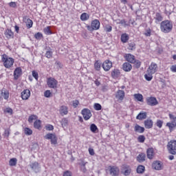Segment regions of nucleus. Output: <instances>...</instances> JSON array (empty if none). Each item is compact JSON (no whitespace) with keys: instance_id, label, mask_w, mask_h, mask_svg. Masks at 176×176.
Here are the masks:
<instances>
[{"instance_id":"1","label":"nucleus","mask_w":176,"mask_h":176,"mask_svg":"<svg viewBox=\"0 0 176 176\" xmlns=\"http://www.w3.org/2000/svg\"><path fill=\"white\" fill-rule=\"evenodd\" d=\"M1 63H3V67L7 68V69H10L13 68L14 64V58L10 57L6 54L1 55Z\"/></svg>"},{"instance_id":"2","label":"nucleus","mask_w":176,"mask_h":176,"mask_svg":"<svg viewBox=\"0 0 176 176\" xmlns=\"http://www.w3.org/2000/svg\"><path fill=\"white\" fill-rule=\"evenodd\" d=\"M160 29L164 34L171 32L173 31V22L168 20L162 21L160 24Z\"/></svg>"},{"instance_id":"3","label":"nucleus","mask_w":176,"mask_h":176,"mask_svg":"<svg viewBox=\"0 0 176 176\" xmlns=\"http://www.w3.org/2000/svg\"><path fill=\"white\" fill-rule=\"evenodd\" d=\"M100 21L95 19L91 21V25L87 26V28L88 31H97V30H100Z\"/></svg>"},{"instance_id":"4","label":"nucleus","mask_w":176,"mask_h":176,"mask_svg":"<svg viewBox=\"0 0 176 176\" xmlns=\"http://www.w3.org/2000/svg\"><path fill=\"white\" fill-rule=\"evenodd\" d=\"M168 151L171 155H176V140H170L168 143Z\"/></svg>"},{"instance_id":"5","label":"nucleus","mask_w":176,"mask_h":176,"mask_svg":"<svg viewBox=\"0 0 176 176\" xmlns=\"http://www.w3.org/2000/svg\"><path fill=\"white\" fill-rule=\"evenodd\" d=\"M47 85L50 89H57L58 81L54 78H49L47 80Z\"/></svg>"},{"instance_id":"6","label":"nucleus","mask_w":176,"mask_h":176,"mask_svg":"<svg viewBox=\"0 0 176 176\" xmlns=\"http://www.w3.org/2000/svg\"><path fill=\"white\" fill-rule=\"evenodd\" d=\"M45 140H50V142L52 145H57V136L56 133H47L45 136Z\"/></svg>"},{"instance_id":"7","label":"nucleus","mask_w":176,"mask_h":176,"mask_svg":"<svg viewBox=\"0 0 176 176\" xmlns=\"http://www.w3.org/2000/svg\"><path fill=\"white\" fill-rule=\"evenodd\" d=\"M81 115H82V117L85 120H89L92 116L90 109L86 108L81 111Z\"/></svg>"},{"instance_id":"8","label":"nucleus","mask_w":176,"mask_h":176,"mask_svg":"<svg viewBox=\"0 0 176 176\" xmlns=\"http://www.w3.org/2000/svg\"><path fill=\"white\" fill-rule=\"evenodd\" d=\"M158 69H159V67H157V64L152 62L151 65L148 66L147 71H148V72L151 74H156Z\"/></svg>"},{"instance_id":"9","label":"nucleus","mask_w":176,"mask_h":176,"mask_svg":"<svg viewBox=\"0 0 176 176\" xmlns=\"http://www.w3.org/2000/svg\"><path fill=\"white\" fill-rule=\"evenodd\" d=\"M108 170L110 173V175L118 176L119 175V168L118 166H109Z\"/></svg>"},{"instance_id":"10","label":"nucleus","mask_w":176,"mask_h":176,"mask_svg":"<svg viewBox=\"0 0 176 176\" xmlns=\"http://www.w3.org/2000/svg\"><path fill=\"white\" fill-rule=\"evenodd\" d=\"M148 105H151V107H155V105H157L159 104V102H157V99L155 97H149L146 99Z\"/></svg>"},{"instance_id":"11","label":"nucleus","mask_w":176,"mask_h":176,"mask_svg":"<svg viewBox=\"0 0 176 176\" xmlns=\"http://www.w3.org/2000/svg\"><path fill=\"white\" fill-rule=\"evenodd\" d=\"M21 96L22 100H28V98H30V97H31V91H30V89H24L21 92Z\"/></svg>"},{"instance_id":"12","label":"nucleus","mask_w":176,"mask_h":176,"mask_svg":"<svg viewBox=\"0 0 176 176\" xmlns=\"http://www.w3.org/2000/svg\"><path fill=\"white\" fill-rule=\"evenodd\" d=\"M102 67L104 71L108 72L111 68H112V62L109 60H107L102 63Z\"/></svg>"},{"instance_id":"13","label":"nucleus","mask_w":176,"mask_h":176,"mask_svg":"<svg viewBox=\"0 0 176 176\" xmlns=\"http://www.w3.org/2000/svg\"><path fill=\"white\" fill-rule=\"evenodd\" d=\"M23 74V70L21 67H16L14 71V80H17Z\"/></svg>"},{"instance_id":"14","label":"nucleus","mask_w":176,"mask_h":176,"mask_svg":"<svg viewBox=\"0 0 176 176\" xmlns=\"http://www.w3.org/2000/svg\"><path fill=\"white\" fill-rule=\"evenodd\" d=\"M125 93L123 90H118L116 94V98H117L118 101H122L124 100Z\"/></svg>"},{"instance_id":"15","label":"nucleus","mask_w":176,"mask_h":176,"mask_svg":"<svg viewBox=\"0 0 176 176\" xmlns=\"http://www.w3.org/2000/svg\"><path fill=\"white\" fill-rule=\"evenodd\" d=\"M153 168L154 170H162L163 168V164L160 161H155L153 163Z\"/></svg>"},{"instance_id":"16","label":"nucleus","mask_w":176,"mask_h":176,"mask_svg":"<svg viewBox=\"0 0 176 176\" xmlns=\"http://www.w3.org/2000/svg\"><path fill=\"white\" fill-rule=\"evenodd\" d=\"M32 170H34L35 173H39V170H41V166H39V163L35 162L30 165Z\"/></svg>"},{"instance_id":"17","label":"nucleus","mask_w":176,"mask_h":176,"mask_svg":"<svg viewBox=\"0 0 176 176\" xmlns=\"http://www.w3.org/2000/svg\"><path fill=\"white\" fill-rule=\"evenodd\" d=\"M122 69L125 72H130V71L133 69V66L131 65V64L129 63L128 62H126L122 65Z\"/></svg>"},{"instance_id":"18","label":"nucleus","mask_w":176,"mask_h":176,"mask_svg":"<svg viewBox=\"0 0 176 176\" xmlns=\"http://www.w3.org/2000/svg\"><path fill=\"white\" fill-rule=\"evenodd\" d=\"M146 153H147L148 159H150V160H152V159H153L155 156V150L153 149V148H149L147 149Z\"/></svg>"},{"instance_id":"19","label":"nucleus","mask_w":176,"mask_h":176,"mask_svg":"<svg viewBox=\"0 0 176 176\" xmlns=\"http://www.w3.org/2000/svg\"><path fill=\"white\" fill-rule=\"evenodd\" d=\"M124 58L128 63H131L133 64V63H135V56L133 55H131V54H127L125 56Z\"/></svg>"},{"instance_id":"20","label":"nucleus","mask_w":176,"mask_h":176,"mask_svg":"<svg viewBox=\"0 0 176 176\" xmlns=\"http://www.w3.org/2000/svg\"><path fill=\"white\" fill-rule=\"evenodd\" d=\"M59 112L62 116H64V115H68V107L64 105L60 106Z\"/></svg>"},{"instance_id":"21","label":"nucleus","mask_w":176,"mask_h":176,"mask_svg":"<svg viewBox=\"0 0 176 176\" xmlns=\"http://www.w3.org/2000/svg\"><path fill=\"white\" fill-rule=\"evenodd\" d=\"M144 126L146 129H152L153 127V121L151 119H147L144 121Z\"/></svg>"},{"instance_id":"22","label":"nucleus","mask_w":176,"mask_h":176,"mask_svg":"<svg viewBox=\"0 0 176 176\" xmlns=\"http://www.w3.org/2000/svg\"><path fill=\"white\" fill-rule=\"evenodd\" d=\"M122 168H124V175L127 176L131 174V168L129 165H124Z\"/></svg>"},{"instance_id":"23","label":"nucleus","mask_w":176,"mask_h":176,"mask_svg":"<svg viewBox=\"0 0 176 176\" xmlns=\"http://www.w3.org/2000/svg\"><path fill=\"white\" fill-rule=\"evenodd\" d=\"M145 157H146V155L144 153H141L138 155L136 159L139 163H142L145 162Z\"/></svg>"},{"instance_id":"24","label":"nucleus","mask_w":176,"mask_h":176,"mask_svg":"<svg viewBox=\"0 0 176 176\" xmlns=\"http://www.w3.org/2000/svg\"><path fill=\"white\" fill-rule=\"evenodd\" d=\"M4 34L8 39H10L11 38H13V36H14V34L13 33V32H12V30L9 29H7L5 31Z\"/></svg>"},{"instance_id":"25","label":"nucleus","mask_w":176,"mask_h":176,"mask_svg":"<svg viewBox=\"0 0 176 176\" xmlns=\"http://www.w3.org/2000/svg\"><path fill=\"white\" fill-rule=\"evenodd\" d=\"M129 39L130 36L126 33H124L121 35V42H122V43H127Z\"/></svg>"},{"instance_id":"26","label":"nucleus","mask_w":176,"mask_h":176,"mask_svg":"<svg viewBox=\"0 0 176 176\" xmlns=\"http://www.w3.org/2000/svg\"><path fill=\"white\" fill-rule=\"evenodd\" d=\"M135 131L136 133H139L140 134H142V133H144V131H145V128H144L138 124H135Z\"/></svg>"},{"instance_id":"27","label":"nucleus","mask_w":176,"mask_h":176,"mask_svg":"<svg viewBox=\"0 0 176 176\" xmlns=\"http://www.w3.org/2000/svg\"><path fill=\"white\" fill-rule=\"evenodd\" d=\"M138 120H142L144 119H146V112L142 111L140 112L136 117Z\"/></svg>"},{"instance_id":"28","label":"nucleus","mask_w":176,"mask_h":176,"mask_svg":"<svg viewBox=\"0 0 176 176\" xmlns=\"http://www.w3.org/2000/svg\"><path fill=\"white\" fill-rule=\"evenodd\" d=\"M1 97L4 98V100L9 99V91L6 90V89H1Z\"/></svg>"},{"instance_id":"29","label":"nucleus","mask_w":176,"mask_h":176,"mask_svg":"<svg viewBox=\"0 0 176 176\" xmlns=\"http://www.w3.org/2000/svg\"><path fill=\"white\" fill-rule=\"evenodd\" d=\"M153 73H151L149 71L146 70V73L144 75V78H145L146 80H148V82H150V80L153 79Z\"/></svg>"},{"instance_id":"30","label":"nucleus","mask_w":176,"mask_h":176,"mask_svg":"<svg viewBox=\"0 0 176 176\" xmlns=\"http://www.w3.org/2000/svg\"><path fill=\"white\" fill-rule=\"evenodd\" d=\"M111 76L114 79L119 78V76H120V71H119L118 69H114L111 72Z\"/></svg>"},{"instance_id":"31","label":"nucleus","mask_w":176,"mask_h":176,"mask_svg":"<svg viewBox=\"0 0 176 176\" xmlns=\"http://www.w3.org/2000/svg\"><path fill=\"white\" fill-rule=\"evenodd\" d=\"M133 97L137 100V101H140V102H144V96L141 94H135Z\"/></svg>"},{"instance_id":"32","label":"nucleus","mask_w":176,"mask_h":176,"mask_svg":"<svg viewBox=\"0 0 176 176\" xmlns=\"http://www.w3.org/2000/svg\"><path fill=\"white\" fill-rule=\"evenodd\" d=\"M25 22L27 28L28 29L32 28V25H34V22L32 21V20L30 19H25Z\"/></svg>"},{"instance_id":"33","label":"nucleus","mask_w":176,"mask_h":176,"mask_svg":"<svg viewBox=\"0 0 176 176\" xmlns=\"http://www.w3.org/2000/svg\"><path fill=\"white\" fill-rule=\"evenodd\" d=\"M89 17H90V15H89V14H87L86 12H83L80 15V20L82 21H87V20H89Z\"/></svg>"},{"instance_id":"34","label":"nucleus","mask_w":176,"mask_h":176,"mask_svg":"<svg viewBox=\"0 0 176 176\" xmlns=\"http://www.w3.org/2000/svg\"><path fill=\"white\" fill-rule=\"evenodd\" d=\"M101 61L100 60H96L94 63V69L96 71H100L101 69Z\"/></svg>"},{"instance_id":"35","label":"nucleus","mask_w":176,"mask_h":176,"mask_svg":"<svg viewBox=\"0 0 176 176\" xmlns=\"http://www.w3.org/2000/svg\"><path fill=\"white\" fill-rule=\"evenodd\" d=\"M155 20L156 21V23H159L163 20V16H162V14H160V13L157 12L155 14Z\"/></svg>"},{"instance_id":"36","label":"nucleus","mask_w":176,"mask_h":176,"mask_svg":"<svg viewBox=\"0 0 176 176\" xmlns=\"http://www.w3.org/2000/svg\"><path fill=\"white\" fill-rule=\"evenodd\" d=\"M145 171V166L140 165L137 168L138 174H142Z\"/></svg>"},{"instance_id":"37","label":"nucleus","mask_w":176,"mask_h":176,"mask_svg":"<svg viewBox=\"0 0 176 176\" xmlns=\"http://www.w3.org/2000/svg\"><path fill=\"white\" fill-rule=\"evenodd\" d=\"M41 120H37L34 122V129H37L38 130H39V129H41Z\"/></svg>"},{"instance_id":"38","label":"nucleus","mask_w":176,"mask_h":176,"mask_svg":"<svg viewBox=\"0 0 176 176\" xmlns=\"http://www.w3.org/2000/svg\"><path fill=\"white\" fill-rule=\"evenodd\" d=\"M17 164V159L16 158H12L9 161V165L11 166H14Z\"/></svg>"},{"instance_id":"39","label":"nucleus","mask_w":176,"mask_h":176,"mask_svg":"<svg viewBox=\"0 0 176 176\" xmlns=\"http://www.w3.org/2000/svg\"><path fill=\"white\" fill-rule=\"evenodd\" d=\"M166 127H168L170 131H173L174 130V127L175 126V124L172 122H168L166 123Z\"/></svg>"},{"instance_id":"40","label":"nucleus","mask_w":176,"mask_h":176,"mask_svg":"<svg viewBox=\"0 0 176 176\" xmlns=\"http://www.w3.org/2000/svg\"><path fill=\"white\" fill-rule=\"evenodd\" d=\"M44 33L45 35H52V32L50 30V26H47L43 29Z\"/></svg>"},{"instance_id":"41","label":"nucleus","mask_w":176,"mask_h":176,"mask_svg":"<svg viewBox=\"0 0 176 176\" xmlns=\"http://www.w3.org/2000/svg\"><path fill=\"white\" fill-rule=\"evenodd\" d=\"M38 119V116L36 115H31L28 118L29 123H32L34 120H36Z\"/></svg>"},{"instance_id":"42","label":"nucleus","mask_w":176,"mask_h":176,"mask_svg":"<svg viewBox=\"0 0 176 176\" xmlns=\"http://www.w3.org/2000/svg\"><path fill=\"white\" fill-rule=\"evenodd\" d=\"M60 123L63 127H67L68 126V119L63 118L61 120Z\"/></svg>"},{"instance_id":"43","label":"nucleus","mask_w":176,"mask_h":176,"mask_svg":"<svg viewBox=\"0 0 176 176\" xmlns=\"http://www.w3.org/2000/svg\"><path fill=\"white\" fill-rule=\"evenodd\" d=\"M90 130L92 133H96L98 128H97V125L96 124H91L90 126Z\"/></svg>"},{"instance_id":"44","label":"nucleus","mask_w":176,"mask_h":176,"mask_svg":"<svg viewBox=\"0 0 176 176\" xmlns=\"http://www.w3.org/2000/svg\"><path fill=\"white\" fill-rule=\"evenodd\" d=\"M24 133L26 135H32V131L30 128H25Z\"/></svg>"},{"instance_id":"45","label":"nucleus","mask_w":176,"mask_h":176,"mask_svg":"<svg viewBox=\"0 0 176 176\" xmlns=\"http://www.w3.org/2000/svg\"><path fill=\"white\" fill-rule=\"evenodd\" d=\"M34 38L37 40H41L42 38H43V34L41 32H37L36 34H34Z\"/></svg>"},{"instance_id":"46","label":"nucleus","mask_w":176,"mask_h":176,"mask_svg":"<svg viewBox=\"0 0 176 176\" xmlns=\"http://www.w3.org/2000/svg\"><path fill=\"white\" fill-rule=\"evenodd\" d=\"M169 118H170V120H172V122L176 126V117L174 116L173 114H169Z\"/></svg>"},{"instance_id":"47","label":"nucleus","mask_w":176,"mask_h":176,"mask_svg":"<svg viewBox=\"0 0 176 176\" xmlns=\"http://www.w3.org/2000/svg\"><path fill=\"white\" fill-rule=\"evenodd\" d=\"M128 49L129 50H135V44L134 43H129Z\"/></svg>"},{"instance_id":"48","label":"nucleus","mask_w":176,"mask_h":176,"mask_svg":"<svg viewBox=\"0 0 176 176\" xmlns=\"http://www.w3.org/2000/svg\"><path fill=\"white\" fill-rule=\"evenodd\" d=\"M94 109L96 111H101V109H102L101 104H100L99 103H95L94 104Z\"/></svg>"},{"instance_id":"49","label":"nucleus","mask_w":176,"mask_h":176,"mask_svg":"<svg viewBox=\"0 0 176 176\" xmlns=\"http://www.w3.org/2000/svg\"><path fill=\"white\" fill-rule=\"evenodd\" d=\"M156 126L159 127V129H162V127H163V121L157 120L156 122Z\"/></svg>"},{"instance_id":"50","label":"nucleus","mask_w":176,"mask_h":176,"mask_svg":"<svg viewBox=\"0 0 176 176\" xmlns=\"http://www.w3.org/2000/svg\"><path fill=\"white\" fill-rule=\"evenodd\" d=\"M45 129L47 130L48 131H52L54 130V126L52 124H47L45 126Z\"/></svg>"},{"instance_id":"51","label":"nucleus","mask_w":176,"mask_h":176,"mask_svg":"<svg viewBox=\"0 0 176 176\" xmlns=\"http://www.w3.org/2000/svg\"><path fill=\"white\" fill-rule=\"evenodd\" d=\"M50 96H52L50 90H47L44 92V97H46V98H49Z\"/></svg>"},{"instance_id":"52","label":"nucleus","mask_w":176,"mask_h":176,"mask_svg":"<svg viewBox=\"0 0 176 176\" xmlns=\"http://www.w3.org/2000/svg\"><path fill=\"white\" fill-rule=\"evenodd\" d=\"M104 31H106V32H111V31H112V26L107 25L104 27Z\"/></svg>"},{"instance_id":"53","label":"nucleus","mask_w":176,"mask_h":176,"mask_svg":"<svg viewBox=\"0 0 176 176\" xmlns=\"http://www.w3.org/2000/svg\"><path fill=\"white\" fill-rule=\"evenodd\" d=\"M138 142H145V136L144 135H140L138 138Z\"/></svg>"},{"instance_id":"54","label":"nucleus","mask_w":176,"mask_h":176,"mask_svg":"<svg viewBox=\"0 0 176 176\" xmlns=\"http://www.w3.org/2000/svg\"><path fill=\"white\" fill-rule=\"evenodd\" d=\"M133 64H134L135 68H140V67H141V62L140 60H135V62L133 63Z\"/></svg>"},{"instance_id":"55","label":"nucleus","mask_w":176,"mask_h":176,"mask_svg":"<svg viewBox=\"0 0 176 176\" xmlns=\"http://www.w3.org/2000/svg\"><path fill=\"white\" fill-rule=\"evenodd\" d=\"M10 8H17V3L11 1L8 3Z\"/></svg>"},{"instance_id":"56","label":"nucleus","mask_w":176,"mask_h":176,"mask_svg":"<svg viewBox=\"0 0 176 176\" xmlns=\"http://www.w3.org/2000/svg\"><path fill=\"white\" fill-rule=\"evenodd\" d=\"M52 56H53V52H52L51 51H47V52L45 53V56L47 57V58H52Z\"/></svg>"},{"instance_id":"57","label":"nucleus","mask_w":176,"mask_h":176,"mask_svg":"<svg viewBox=\"0 0 176 176\" xmlns=\"http://www.w3.org/2000/svg\"><path fill=\"white\" fill-rule=\"evenodd\" d=\"M73 107L74 108H78V105H79V100H75L72 102Z\"/></svg>"},{"instance_id":"58","label":"nucleus","mask_w":176,"mask_h":176,"mask_svg":"<svg viewBox=\"0 0 176 176\" xmlns=\"http://www.w3.org/2000/svg\"><path fill=\"white\" fill-rule=\"evenodd\" d=\"M32 76L36 79V80H38V78H39V76L38 75V72L35 71H32Z\"/></svg>"},{"instance_id":"59","label":"nucleus","mask_w":176,"mask_h":176,"mask_svg":"<svg viewBox=\"0 0 176 176\" xmlns=\"http://www.w3.org/2000/svg\"><path fill=\"white\" fill-rule=\"evenodd\" d=\"M4 112H6V113H10V115H12L13 113V109L8 107V108L5 109Z\"/></svg>"},{"instance_id":"60","label":"nucleus","mask_w":176,"mask_h":176,"mask_svg":"<svg viewBox=\"0 0 176 176\" xmlns=\"http://www.w3.org/2000/svg\"><path fill=\"white\" fill-rule=\"evenodd\" d=\"M152 31L151 30V29L148 28L146 30V32L144 33L145 36H151V34Z\"/></svg>"},{"instance_id":"61","label":"nucleus","mask_w":176,"mask_h":176,"mask_svg":"<svg viewBox=\"0 0 176 176\" xmlns=\"http://www.w3.org/2000/svg\"><path fill=\"white\" fill-rule=\"evenodd\" d=\"M63 176H72V172L69 170H65L63 173Z\"/></svg>"},{"instance_id":"62","label":"nucleus","mask_w":176,"mask_h":176,"mask_svg":"<svg viewBox=\"0 0 176 176\" xmlns=\"http://www.w3.org/2000/svg\"><path fill=\"white\" fill-rule=\"evenodd\" d=\"M10 134V129H6L4 131L5 137H8Z\"/></svg>"},{"instance_id":"63","label":"nucleus","mask_w":176,"mask_h":176,"mask_svg":"<svg viewBox=\"0 0 176 176\" xmlns=\"http://www.w3.org/2000/svg\"><path fill=\"white\" fill-rule=\"evenodd\" d=\"M89 153L91 155V156H94L95 153H94V149L89 148Z\"/></svg>"},{"instance_id":"64","label":"nucleus","mask_w":176,"mask_h":176,"mask_svg":"<svg viewBox=\"0 0 176 176\" xmlns=\"http://www.w3.org/2000/svg\"><path fill=\"white\" fill-rule=\"evenodd\" d=\"M171 72H176V65H173L170 68Z\"/></svg>"}]
</instances>
